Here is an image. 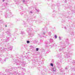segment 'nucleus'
I'll list each match as a JSON object with an SVG mask.
<instances>
[{"label":"nucleus","instance_id":"obj_1","mask_svg":"<svg viewBox=\"0 0 75 75\" xmlns=\"http://www.w3.org/2000/svg\"><path fill=\"white\" fill-rule=\"evenodd\" d=\"M61 45L62 46V47H61L59 49V51H65V47L66 45H68L69 43V40L68 39H65V42L63 43L62 42H60Z\"/></svg>","mask_w":75,"mask_h":75},{"label":"nucleus","instance_id":"obj_2","mask_svg":"<svg viewBox=\"0 0 75 75\" xmlns=\"http://www.w3.org/2000/svg\"><path fill=\"white\" fill-rule=\"evenodd\" d=\"M57 57L58 58H59V61L56 62V64L58 66V68L59 69L60 72H64V71L62 70V67L61 66V65H60V63H59V62H61V61L62 60V58H61L62 56H61V54H57Z\"/></svg>","mask_w":75,"mask_h":75},{"label":"nucleus","instance_id":"obj_3","mask_svg":"<svg viewBox=\"0 0 75 75\" xmlns=\"http://www.w3.org/2000/svg\"><path fill=\"white\" fill-rule=\"evenodd\" d=\"M10 43L8 44V48L7 49L6 48H3V49H1V53H2V52H4L5 51H8V50L9 51H11L12 50V49H13V46L9 45Z\"/></svg>","mask_w":75,"mask_h":75},{"label":"nucleus","instance_id":"obj_4","mask_svg":"<svg viewBox=\"0 0 75 75\" xmlns=\"http://www.w3.org/2000/svg\"><path fill=\"white\" fill-rule=\"evenodd\" d=\"M6 33L8 35L6 37V39L4 40V42H8V41H9V38L11 37V35H10L11 33L10 32L8 31V30L7 31Z\"/></svg>","mask_w":75,"mask_h":75},{"label":"nucleus","instance_id":"obj_5","mask_svg":"<svg viewBox=\"0 0 75 75\" xmlns=\"http://www.w3.org/2000/svg\"><path fill=\"white\" fill-rule=\"evenodd\" d=\"M4 15L5 16V17L7 18L8 17H11L12 16V14L10 12V11L7 10L6 12H5L4 13Z\"/></svg>","mask_w":75,"mask_h":75},{"label":"nucleus","instance_id":"obj_6","mask_svg":"<svg viewBox=\"0 0 75 75\" xmlns=\"http://www.w3.org/2000/svg\"><path fill=\"white\" fill-rule=\"evenodd\" d=\"M33 20V18L30 16H29L28 17L27 19V22H29V25L31 26H33V22L32 21Z\"/></svg>","mask_w":75,"mask_h":75},{"label":"nucleus","instance_id":"obj_7","mask_svg":"<svg viewBox=\"0 0 75 75\" xmlns=\"http://www.w3.org/2000/svg\"><path fill=\"white\" fill-rule=\"evenodd\" d=\"M15 62H16V65H20V63H21V65H24V62H19V61H18V60H14Z\"/></svg>","mask_w":75,"mask_h":75},{"label":"nucleus","instance_id":"obj_8","mask_svg":"<svg viewBox=\"0 0 75 75\" xmlns=\"http://www.w3.org/2000/svg\"><path fill=\"white\" fill-rule=\"evenodd\" d=\"M26 31L28 33H30V32H32V31H33V28L31 27L28 28Z\"/></svg>","mask_w":75,"mask_h":75},{"label":"nucleus","instance_id":"obj_9","mask_svg":"<svg viewBox=\"0 0 75 75\" xmlns=\"http://www.w3.org/2000/svg\"><path fill=\"white\" fill-rule=\"evenodd\" d=\"M43 34L44 35H45V33L44 32H42L41 33V35L38 34V35L40 37L42 38V37H44V36L43 35Z\"/></svg>","mask_w":75,"mask_h":75},{"label":"nucleus","instance_id":"obj_10","mask_svg":"<svg viewBox=\"0 0 75 75\" xmlns=\"http://www.w3.org/2000/svg\"><path fill=\"white\" fill-rule=\"evenodd\" d=\"M64 54H66V57L67 58H69V52H65L64 53Z\"/></svg>","mask_w":75,"mask_h":75},{"label":"nucleus","instance_id":"obj_11","mask_svg":"<svg viewBox=\"0 0 75 75\" xmlns=\"http://www.w3.org/2000/svg\"><path fill=\"white\" fill-rule=\"evenodd\" d=\"M28 35L31 36V37H33V36H34V34L32 32H30V33H28Z\"/></svg>","mask_w":75,"mask_h":75},{"label":"nucleus","instance_id":"obj_12","mask_svg":"<svg viewBox=\"0 0 75 75\" xmlns=\"http://www.w3.org/2000/svg\"><path fill=\"white\" fill-rule=\"evenodd\" d=\"M6 62V59H1L0 60V63H1V64H4V62Z\"/></svg>","mask_w":75,"mask_h":75},{"label":"nucleus","instance_id":"obj_13","mask_svg":"<svg viewBox=\"0 0 75 75\" xmlns=\"http://www.w3.org/2000/svg\"><path fill=\"white\" fill-rule=\"evenodd\" d=\"M52 71H53V73L56 72V68L55 67H53L52 68Z\"/></svg>","mask_w":75,"mask_h":75},{"label":"nucleus","instance_id":"obj_14","mask_svg":"<svg viewBox=\"0 0 75 75\" xmlns=\"http://www.w3.org/2000/svg\"><path fill=\"white\" fill-rule=\"evenodd\" d=\"M17 69V68L16 67H15L14 68L11 67V69H9V70L11 71V70H13L14 69V70H16V69Z\"/></svg>","mask_w":75,"mask_h":75},{"label":"nucleus","instance_id":"obj_15","mask_svg":"<svg viewBox=\"0 0 75 75\" xmlns=\"http://www.w3.org/2000/svg\"><path fill=\"white\" fill-rule=\"evenodd\" d=\"M45 44H46V46H47V45H50V42H48L47 41H46L45 42Z\"/></svg>","mask_w":75,"mask_h":75},{"label":"nucleus","instance_id":"obj_16","mask_svg":"<svg viewBox=\"0 0 75 75\" xmlns=\"http://www.w3.org/2000/svg\"><path fill=\"white\" fill-rule=\"evenodd\" d=\"M67 50L68 51H71V47H68L67 48Z\"/></svg>","mask_w":75,"mask_h":75},{"label":"nucleus","instance_id":"obj_17","mask_svg":"<svg viewBox=\"0 0 75 75\" xmlns=\"http://www.w3.org/2000/svg\"><path fill=\"white\" fill-rule=\"evenodd\" d=\"M71 70V71H75V67H71V68L70 69Z\"/></svg>","mask_w":75,"mask_h":75},{"label":"nucleus","instance_id":"obj_18","mask_svg":"<svg viewBox=\"0 0 75 75\" xmlns=\"http://www.w3.org/2000/svg\"><path fill=\"white\" fill-rule=\"evenodd\" d=\"M34 42L35 44H36V43L38 42V40L37 39H35L34 40Z\"/></svg>","mask_w":75,"mask_h":75},{"label":"nucleus","instance_id":"obj_19","mask_svg":"<svg viewBox=\"0 0 75 75\" xmlns=\"http://www.w3.org/2000/svg\"><path fill=\"white\" fill-rule=\"evenodd\" d=\"M71 63L73 64V65H75V60H73L72 62H71Z\"/></svg>","mask_w":75,"mask_h":75},{"label":"nucleus","instance_id":"obj_20","mask_svg":"<svg viewBox=\"0 0 75 75\" xmlns=\"http://www.w3.org/2000/svg\"><path fill=\"white\" fill-rule=\"evenodd\" d=\"M68 68H69V66H67L65 67V69L66 71L67 70H68Z\"/></svg>","mask_w":75,"mask_h":75},{"label":"nucleus","instance_id":"obj_21","mask_svg":"<svg viewBox=\"0 0 75 75\" xmlns=\"http://www.w3.org/2000/svg\"><path fill=\"white\" fill-rule=\"evenodd\" d=\"M3 22V20L0 19V24H1Z\"/></svg>","mask_w":75,"mask_h":75},{"label":"nucleus","instance_id":"obj_22","mask_svg":"<svg viewBox=\"0 0 75 75\" xmlns=\"http://www.w3.org/2000/svg\"><path fill=\"white\" fill-rule=\"evenodd\" d=\"M8 75H11V74H13V72L10 71L9 72H8Z\"/></svg>","mask_w":75,"mask_h":75},{"label":"nucleus","instance_id":"obj_23","mask_svg":"<svg viewBox=\"0 0 75 75\" xmlns=\"http://www.w3.org/2000/svg\"><path fill=\"white\" fill-rule=\"evenodd\" d=\"M50 41L51 43H52V42H53V39H50Z\"/></svg>","mask_w":75,"mask_h":75},{"label":"nucleus","instance_id":"obj_24","mask_svg":"<svg viewBox=\"0 0 75 75\" xmlns=\"http://www.w3.org/2000/svg\"><path fill=\"white\" fill-rule=\"evenodd\" d=\"M13 74L14 75H16V74H17V73H16V71H14L13 72H12Z\"/></svg>","mask_w":75,"mask_h":75},{"label":"nucleus","instance_id":"obj_25","mask_svg":"<svg viewBox=\"0 0 75 75\" xmlns=\"http://www.w3.org/2000/svg\"><path fill=\"white\" fill-rule=\"evenodd\" d=\"M47 28L45 27V28H43L42 29V30H47Z\"/></svg>","mask_w":75,"mask_h":75},{"label":"nucleus","instance_id":"obj_26","mask_svg":"<svg viewBox=\"0 0 75 75\" xmlns=\"http://www.w3.org/2000/svg\"><path fill=\"white\" fill-rule=\"evenodd\" d=\"M0 16H3V11H0Z\"/></svg>","mask_w":75,"mask_h":75},{"label":"nucleus","instance_id":"obj_27","mask_svg":"<svg viewBox=\"0 0 75 75\" xmlns=\"http://www.w3.org/2000/svg\"><path fill=\"white\" fill-rule=\"evenodd\" d=\"M26 58L27 59H31V58L30 57L28 56L26 57Z\"/></svg>","mask_w":75,"mask_h":75},{"label":"nucleus","instance_id":"obj_28","mask_svg":"<svg viewBox=\"0 0 75 75\" xmlns=\"http://www.w3.org/2000/svg\"><path fill=\"white\" fill-rule=\"evenodd\" d=\"M13 35L14 36H15V35H17V33H16V32H15L13 34Z\"/></svg>","mask_w":75,"mask_h":75},{"label":"nucleus","instance_id":"obj_29","mask_svg":"<svg viewBox=\"0 0 75 75\" xmlns=\"http://www.w3.org/2000/svg\"><path fill=\"white\" fill-rule=\"evenodd\" d=\"M2 30V25H0V31H1Z\"/></svg>","mask_w":75,"mask_h":75},{"label":"nucleus","instance_id":"obj_30","mask_svg":"<svg viewBox=\"0 0 75 75\" xmlns=\"http://www.w3.org/2000/svg\"><path fill=\"white\" fill-rule=\"evenodd\" d=\"M29 14H33V12L32 11H30L29 12Z\"/></svg>","mask_w":75,"mask_h":75},{"label":"nucleus","instance_id":"obj_31","mask_svg":"<svg viewBox=\"0 0 75 75\" xmlns=\"http://www.w3.org/2000/svg\"><path fill=\"white\" fill-rule=\"evenodd\" d=\"M21 34H24V32H23L21 31Z\"/></svg>","mask_w":75,"mask_h":75},{"label":"nucleus","instance_id":"obj_32","mask_svg":"<svg viewBox=\"0 0 75 75\" xmlns=\"http://www.w3.org/2000/svg\"><path fill=\"white\" fill-rule=\"evenodd\" d=\"M40 50V48H36V51H38V50Z\"/></svg>","mask_w":75,"mask_h":75},{"label":"nucleus","instance_id":"obj_33","mask_svg":"<svg viewBox=\"0 0 75 75\" xmlns=\"http://www.w3.org/2000/svg\"><path fill=\"white\" fill-rule=\"evenodd\" d=\"M35 10H36L37 11V12H38V13L40 11V10L39 9H36Z\"/></svg>","mask_w":75,"mask_h":75},{"label":"nucleus","instance_id":"obj_34","mask_svg":"<svg viewBox=\"0 0 75 75\" xmlns=\"http://www.w3.org/2000/svg\"><path fill=\"white\" fill-rule=\"evenodd\" d=\"M47 46V47H49V46H50L51 47H53V46H54V45H49Z\"/></svg>","mask_w":75,"mask_h":75},{"label":"nucleus","instance_id":"obj_35","mask_svg":"<svg viewBox=\"0 0 75 75\" xmlns=\"http://www.w3.org/2000/svg\"><path fill=\"white\" fill-rule=\"evenodd\" d=\"M50 65L51 66H52V67H53V66H54V64L52 63H51Z\"/></svg>","mask_w":75,"mask_h":75},{"label":"nucleus","instance_id":"obj_36","mask_svg":"<svg viewBox=\"0 0 75 75\" xmlns=\"http://www.w3.org/2000/svg\"><path fill=\"white\" fill-rule=\"evenodd\" d=\"M27 44H29L30 43V41L29 40L27 41Z\"/></svg>","mask_w":75,"mask_h":75},{"label":"nucleus","instance_id":"obj_37","mask_svg":"<svg viewBox=\"0 0 75 75\" xmlns=\"http://www.w3.org/2000/svg\"><path fill=\"white\" fill-rule=\"evenodd\" d=\"M54 37H55V38L56 39V38H57V35H55Z\"/></svg>","mask_w":75,"mask_h":75},{"label":"nucleus","instance_id":"obj_38","mask_svg":"<svg viewBox=\"0 0 75 75\" xmlns=\"http://www.w3.org/2000/svg\"><path fill=\"white\" fill-rule=\"evenodd\" d=\"M41 72L42 75H45V74H44V73H43V72H42V71Z\"/></svg>","mask_w":75,"mask_h":75},{"label":"nucleus","instance_id":"obj_39","mask_svg":"<svg viewBox=\"0 0 75 75\" xmlns=\"http://www.w3.org/2000/svg\"><path fill=\"white\" fill-rule=\"evenodd\" d=\"M61 74L62 75H65V73L64 72H63L62 73H61Z\"/></svg>","mask_w":75,"mask_h":75},{"label":"nucleus","instance_id":"obj_40","mask_svg":"<svg viewBox=\"0 0 75 75\" xmlns=\"http://www.w3.org/2000/svg\"><path fill=\"white\" fill-rule=\"evenodd\" d=\"M9 57H11H11H13V55H9Z\"/></svg>","mask_w":75,"mask_h":75},{"label":"nucleus","instance_id":"obj_41","mask_svg":"<svg viewBox=\"0 0 75 75\" xmlns=\"http://www.w3.org/2000/svg\"><path fill=\"white\" fill-rule=\"evenodd\" d=\"M70 34H71V35H72V34H73V32L72 31L70 32Z\"/></svg>","mask_w":75,"mask_h":75},{"label":"nucleus","instance_id":"obj_42","mask_svg":"<svg viewBox=\"0 0 75 75\" xmlns=\"http://www.w3.org/2000/svg\"><path fill=\"white\" fill-rule=\"evenodd\" d=\"M52 62L53 63H54V59H52Z\"/></svg>","mask_w":75,"mask_h":75},{"label":"nucleus","instance_id":"obj_43","mask_svg":"<svg viewBox=\"0 0 75 75\" xmlns=\"http://www.w3.org/2000/svg\"><path fill=\"white\" fill-rule=\"evenodd\" d=\"M40 42H43V40H40Z\"/></svg>","mask_w":75,"mask_h":75},{"label":"nucleus","instance_id":"obj_44","mask_svg":"<svg viewBox=\"0 0 75 75\" xmlns=\"http://www.w3.org/2000/svg\"><path fill=\"white\" fill-rule=\"evenodd\" d=\"M55 14H53V17H55Z\"/></svg>","mask_w":75,"mask_h":75},{"label":"nucleus","instance_id":"obj_45","mask_svg":"<svg viewBox=\"0 0 75 75\" xmlns=\"http://www.w3.org/2000/svg\"><path fill=\"white\" fill-rule=\"evenodd\" d=\"M49 35H51V32H49Z\"/></svg>","mask_w":75,"mask_h":75},{"label":"nucleus","instance_id":"obj_46","mask_svg":"<svg viewBox=\"0 0 75 75\" xmlns=\"http://www.w3.org/2000/svg\"><path fill=\"white\" fill-rule=\"evenodd\" d=\"M59 40H61V37H60V36H59Z\"/></svg>","mask_w":75,"mask_h":75},{"label":"nucleus","instance_id":"obj_47","mask_svg":"<svg viewBox=\"0 0 75 75\" xmlns=\"http://www.w3.org/2000/svg\"><path fill=\"white\" fill-rule=\"evenodd\" d=\"M22 69L24 70V71H25V69H24L23 68H22Z\"/></svg>","mask_w":75,"mask_h":75},{"label":"nucleus","instance_id":"obj_48","mask_svg":"<svg viewBox=\"0 0 75 75\" xmlns=\"http://www.w3.org/2000/svg\"><path fill=\"white\" fill-rule=\"evenodd\" d=\"M8 59V57H6V58H5V59Z\"/></svg>","mask_w":75,"mask_h":75},{"label":"nucleus","instance_id":"obj_49","mask_svg":"<svg viewBox=\"0 0 75 75\" xmlns=\"http://www.w3.org/2000/svg\"><path fill=\"white\" fill-rule=\"evenodd\" d=\"M0 56L1 57H2L3 56V54H1Z\"/></svg>","mask_w":75,"mask_h":75},{"label":"nucleus","instance_id":"obj_50","mask_svg":"<svg viewBox=\"0 0 75 75\" xmlns=\"http://www.w3.org/2000/svg\"><path fill=\"white\" fill-rule=\"evenodd\" d=\"M21 15H23V12H21Z\"/></svg>","mask_w":75,"mask_h":75},{"label":"nucleus","instance_id":"obj_51","mask_svg":"<svg viewBox=\"0 0 75 75\" xmlns=\"http://www.w3.org/2000/svg\"><path fill=\"white\" fill-rule=\"evenodd\" d=\"M30 47L31 48H33V46H30Z\"/></svg>","mask_w":75,"mask_h":75},{"label":"nucleus","instance_id":"obj_52","mask_svg":"<svg viewBox=\"0 0 75 75\" xmlns=\"http://www.w3.org/2000/svg\"><path fill=\"white\" fill-rule=\"evenodd\" d=\"M64 28L65 30H67V28H66V27H64Z\"/></svg>","mask_w":75,"mask_h":75},{"label":"nucleus","instance_id":"obj_53","mask_svg":"<svg viewBox=\"0 0 75 75\" xmlns=\"http://www.w3.org/2000/svg\"><path fill=\"white\" fill-rule=\"evenodd\" d=\"M65 3H67V0H65Z\"/></svg>","mask_w":75,"mask_h":75},{"label":"nucleus","instance_id":"obj_54","mask_svg":"<svg viewBox=\"0 0 75 75\" xmlns=\"http://www.w3.org/2000/svg\"><path fill=\"white\" fill-rule=\"evenodd\" d=\"M18 68H21V67H20V66L18 67Z\"/></svg>","mask_w":75,"mask_h":75},{"label":"nucleus","instance_id":"obj_55","mask_svg":"<svg viewBox=\"0 0 75 75\" xmlns=\"http://www.w3.org/2000/svg\"><path fill=\"white\" fill-rule=\"evenodd\" d=\"M28 25H27L26 26H25V27H28Z\"/></svg>","mask_w":75,"mask_h":75},{"label":"nucleus","instance_id":"obj_56","mask_svg":"<svg viewBox=\"0 0 75 75\" xmlns=\"http://www.w3.org/2000/svg\"><path fill=\"white\" fill-rule=\"evenodd\" d=\"M25 1V0H23V2H24Z\"/></svg>","mask_w":75,"mask_h":75},{"label":"nucleus","instance_id":"obj_57","mask_svg":"<svg viewBox=\"0 0 75 75\" xmlns=\"http://www.w3.org/2000/svg\"><path fill=\"white\" fill-rule=\"evenodd\" d=\"M4 10V8H2V9H1L2 10Z\"/></svg>","mask_w":75,"mask_h":75},{"label":"nucleus","instance_id":"obj_58","mask_svg":"<svg viewBox=\"0 0 75 75\" xmlns=\"http://www.w3.org/2000/svg\"><path fill=\"white\" fill-rule=\"evenodd\" d=\"M34 66H33V67H32V68H34Z\"/></svg>","mask_w":75,"mask_h":75},{"label":"nucleus","instance_id":"obj_59","mask_svg":"<svg viewBox=\"0 0 75 75\" xmlns=\"http://www.w3.org/2000/svg\"><path fill=\"white\" fill-rule=\"evenodd\" d=\"M7 25H5V27H7Z\"/></svg>","mask_w":75,"mask_h":75},{"label":"nucleus","instance_id":"obj_60","mask_svg":"<svg viewBox=\"0 0 75 75\" xmlns=\"http://www.w3.org/2000/svg\"><path fill=\"white\" fill-rule=\"evenodd\" d=\"M5 0H3V2H4V1Z\"/></svg>","mask_w":75,"mask_h":75},{"label":"nucleus","instance_id":"obj_61","mask_svg":"<svg viewBox=\"0 0 75 75\" xmlns=\"http://www.w3.org/2000/svg\"><path fill=\"white\" fill-rule=\"evenodd\" d=\"M21 8H23V7H22L21 6Z\"/></svg>","mask_w":75,"mask_h":75},{"label":"nucleus","instance_id":"obj_62","mask_svg":"<svg viewBox=\"0 0 75 75\" xmlns=\"http://www.w3.org/2000/svg\"><path fill=\"white\" fill-rule=\"evenodd\" d=\"M1 42H2V41H3V40L1 39Z\"/></svg>","mask_w":75,"mask_h":75},{"label":"nucleus","instance_id":"obj_63","mask_svg":"<svg viewBox=\"0 0 75 75\" xmlns=\"http://www.w3.org/2000/svg\"><path fill=\"white\" fill-rule=\"evenodd\" d=\"M6 5H7V4H7V3H6Z\"/></svg>","mask_w":75,"mask_h":75},{"label":"nucleus","instance_id":"obj_64","mask_svg":"<svg viewBox=\"0 0 75 75\" xmlns=\"http://www.w3.org/2000/svg\"><path fill=\"white\" fill-rule=\"evenodd\" d=\"M18 75H21V74H19Z\"/></svg>","mask_w":75,"mask_h":75}]
</instances>
